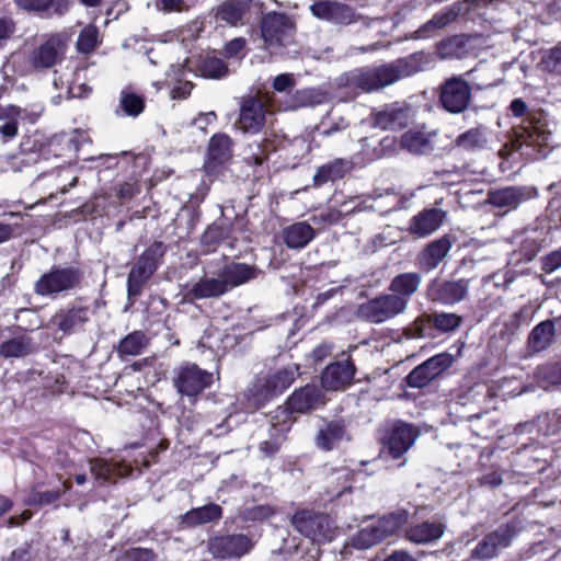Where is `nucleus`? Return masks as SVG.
Returning a JSON list of instances; mask_svg holds the SVG:
<instances>
[{
	"label": "nucleus",
	"mask_w": 561,
	"mask_h": 561,
	"mask_svg": "<svg viewBox=\"0 0 561 561\" xmlns=\"http://www.w3.org/2000/svg\"><path fill=\"white\" fill-rule=\"evenodd\" d=\"M427 65V56L416 53L378 67L354 69L342 76L340 81L345 87L373 92L423 71Z\"/></svg>",
	"instance_id": "1"
},
{
	"label": "nucleus",
	"mask_w": 561,
	"mask_h": 561,
	"mask_svg": "<svg viewBox=\"0 0 561 561\" xmlns=\"http://www.w3.org/2000/svg\"><path fill=\"white\" fill-rule=\"evenodd\" d=\"M298 376L299 366L297 364H290L265 376H259L249 389L253 403L259 407L282 394Z\"/></svg>",
	"instance_id": "2"
},
{
	"label": "nucleus",
	"mask_w": 561,
	"mask_h": 561,
	"mask_svg": "<svg viewBox=\"0 0 561 561\" xmlns=\"http://www.w3.org/2000/svg\"><path fill=\"white\" fill-rule=\"evenodd\" d=\"M83 272L79 267H53L44 273L34 284V293L42 297L56 299L59 295L80 286Z\"/></svg>",
	"instance_id": "3"
},
{
	"label": "nucleus",
	"mask_w": 561,
	"mask_h": 561,
	"mask_svg": "<svg viewBox=\"0 0 561 561\" xmlns=\"http://www.w3.org/2000/svg\"><path fill=\"white\" fill-rule=\"evenodd\" d=\"M260 31L265 48L276 51L294 42L296 25L289 15L273 11L262 16Z\"/></svg>",
	"instance_id": "4"
},
{
	"label": "nucleus",
	"mask_w": 561,
	"mask_h": 561,
	"mask_svg": "<svg viewBox=\"0 0 561 561\" xmlns=\"http://www.w3.org/2000/svg\"><path fill=\"white\" fill-rule=\"evenodd\" d=\"M405 512L392 513L363 526L353 537L352 543L357 549H368L390 536H393L405 523Z\"/></svg>",
	"instance_id": "5"
},
{
	"label": "nucleus",
	"mask_w": 561,
	"mask_h": 561,
	"mask_svg": "<svg viewBox=\"0 0 561 561\" xmlns=\"http://www.w3.org/2000/svg\"><path fill=\"white\" fill-rule=\"evenodd\" d=\"M407 310L400 298H396L391 293H388L359 304L356 316L366 322L381 324L403 314Z\"/></svg>",
	"instance_id": "6"
},
{
	"label": "nucleus",
	"mask_w": 561,
	"mask_h": 561,
	"mask_svg": "<svg viewBox=\"0 0 561 561\" xmlns=\"http://www.w3.org/2000/svg\"><path fill=\"white\" fill-rule=\"evenodd\" d=\"M172 380L179 394L193 399L211 386L214 375L194 363H184L174 369Z\"/></svg>",
	"instance_id": "7"
},
{
	"label": "nucleus",
	"mask_w": 561,
	"mask_h": 561,
	"mask_svg": "<svg viewBox=\"0 0 561 561\" xmlns=\"http://www.w3.org/2000/svg\"><path fill=\"white\" fill-rule=\"evenodd\" d=\"M94 311L83 298H77L59 309L51 318L53 324L64 334H76L84 330Z\"/></svg>",
	"instance_id": "8"
},
{
	"label": "nucleus",
	"mask_w": 561,
	"mask_h": 561,
	"mask_svg": "<svg viewBox=\"0 0 561 561\" xmlns=\"http://www.w3.org/2000/svg\"><path fill=\"white\" fill-rule=\"evenodd\" d=\"M439 102L451 114L463 113L471 102V88L460 76L447 79L439 88Z\"/></svg>",
	"instance_id": "9"
},
{
	"label": "nucleus",
	"mask_w": 561,
	"mask_h": 561,
	"mask_svg": "<svg viewBox=\"0 0 561 561\" xmlns=\"http://www.w3.org/2000/svg\"><path fill=\"white\" fill-rule=\"evenodd\" d=\"M419 435L420 432L414 425L396 421L386 430L381 440L392 458L398 459L414 445Z\"/></svg>",
	"instance_id": "10"
},
{
	"label": "nucleus",
	"mask_w": 561,
	"mask_h": 561,
	"mask_svg": "<svg viewBox=\"0 0 561 561\" xmlns=\"http://www.w3.org/2000/svg\"><path fill=\"white\" fill-rule=\"evenodd\" d=\"M468 290L469 279L444 280L436 277L426 286V298L433 302L453 306L462 301L467 297Z\"/></svg>",
	"instance_id": "11"
},
{
	"label": "nucleus",
	"mask_w": 561,
	"mask_h": 561,
	"mask_svg": "<svg viewBox=\"0 0 561 561\" xmlns=\"http://www.w3.org/2000/svg\"><path fill=\"white\" fill-rule=\"evenodd\" d=\"M66 53V41L60 34L50 35L34 48L27 57L28 65L37 71L53 68Z\"/></svg>",
	"instance_id": "12"
},
{
	"label": "nucleus",
	"mask_w": 561,
	"mask_h": 561,
	"mask_svg": "<svg viewBox=\"0 0 561 561\" xmlns=\"http://www.w3.org/2000/svg\"><path fill=\"white\" fill-rule=\"evenodd\" d=\"M414 117L412 107L404 103L386 104L371 113V124L374 127L383 130H398L412 123Z\"/></svg>",
	"instance_id": "13"
},
{
	"label": "nucleus",
	"mask_w": 561,
	"mask_h": 561,
	"mask_svg": "<svg viewBox=\"0 0 561 561\" xmlns=\"http://www.w3.org/2000/svg\"><path fill=\"white\" fill-rule=\"evenodd\" d=\"M291 525L298 533L313 541L329 539V523L323 514L309 510L296 512L291 517Z\"/></svg>",
	"instance_id": "14"
},
{
	"label": "nucleus",
	"mask_w": 561,
	"mask_h": 561,
	"mask_svg": "<svg viewBox=\"0 0 561 561\" xmlns=\"http://www.w3.org/2000/svg\"><path fill=\"white\" fill-rule=\"evenodd\" d=\"M515 534L513 526L504 525L499 527L478 542L471 552V557L478 560H488L496 557L511 545Z\"/></svg>",
	"instance_id": "15"
},
{
	"label": "nucleus",
	"mask_w": 561,
	"mask_h": 561,
	"mask_svg": "<svg viewBox=\"0 0 561 561\" xmlns=\"http://www.w3.org/2000/svg\"><path fill=\"white\" fill-rule=\"evenodd\" d=\"M265 102L257 96H249L241 103L238 128L245 134H259L266 119Z\"/></svg>",
	"instance_id": "16"
},
{
	"label": "nucleus",
	"mask_w": 561,
	"mask_h": 561,
	"mask_svg": "<svg viewBox=\"0 0 561 561\" xmlns=\"http://www.w3.org/2000/svg\"><path fill=\"white\" fill-rule=\"evenodd\" d=\"M252 548V540L242 534L215 537L208 542L209 553L220 559L241 558Z\"/></svg>",
	"instance_id": "17"
},
{
	"label": "nucleus",
	"mask_w": 561,
	"mask_h": 561,
	"mask_svg": "<svg viewBox=\"0 0 561 561\" xmlns=\"http://www.w3.org/2000/svg\"><path fill=\"white\" fill-rule=\"evenodd\" d=\"M527 135L528 148L533 147L535 149L538 147V153L534 156V159L546 158L551 144V131L548 125V118L543 113L528 112Z\"/></svg>",
	"instance_id": "18"
},
{
	"label": "nucleus",
	"mask_w": 561,
	"mask_h": 561,
	"mask_svg": "<svg viewBox=\"0 0 561 561\" xmlns=\"http://www.w3.org/2000/svg\"><path fill=\"white\" fill-rule=\"evenodd\" d=\"M354 374L355 367L347 357L328 365L322 373L321 382L328 390H341L351 383Z\"/></svg>",
	"instance_id": "19"
},
{
	"label": "nucleus",
	"mask_w": 561,
	"mask_h": 561,
	"mask_svg": "<svg viewBox=\"0 0 561 561\" xmlns=\"http://www.w3.org/2000/svg\"><path fill=\"white\" fill-rule=\"evenodd\" d=\"M446 213L439 208H425L410 220L409 231L419 238L434 233L443 224Z\"/></svg>",
	"instance_id": "20"
},
{
	"label": "nucleus",
	"mask_w": 561,
	"mask_h": 561,
	"mask_svg": "<svg viewBox=\"0 0 561 561\" xmlns=\"http://www.w3.org/2000/svg\"><path fill=\"white\" fill-rule=\"evenodd\" d=\"M310 10L316 18L328 22L350 24L354 21L352 8L336 1H318L310 7Z\"/></svg>",
	"instance_id": "21"
},
{
	"label": "nucleus",
	"mask_w": 561,
	"mask_h": 561,
	"mask_svg": "<svg viewBox=\"0 0 561 561\" xmlns=\"http://www.w3.org/2000/svg\"><path fill=\"white\" fill-rule=\"evenodd\" d=\"M422 284V275L417 272H405L396 275L389 284V293L400 298L408 309L411 297L417 293Z\"/></svg>",
	"instance_id": "22"
},
{
	"label": "nucleus",
	"mask_w": 561,
	"mask_h": 561,
	"mask_svg": "<svg viewBox=\"0 0 561 561\" xmlns=\"http://www.w3.org/2000/svg\"><path fill=\"white\" fill-rule=\"evenodd\" d=\"M324 403L322 391L314 385H307L296 390L287 401L288 408L295 412L304 413L317 409Z\"/></svg>",
	"instance_id": "23"
},
{
	"label": "nucleus",
	"mask_w": 561,
	"mask_h": 561,
	"mask_svg": "<svg viewBox=\"0 0 561 561\" xmlns=\"http://www.w3.org/2000/svg\"><path fill=\"white\" fill-rule=\"evenodd\" d=\"M468 9V2H455L436 13L428 22L417 30L419 37L431 36L434 32L444 28Z\"/></svg>",
	"instance_id": "24"
},
{
	"label": "nucleus",
	"mask_w": 561,
	"mask_h": 561,
	"mask_svg": "<svg viewBox=\"0 0 561 561\" xmlns=\"http://www.w3.org/2000/svg\"><path fill=\"white\" fill-rule=\"evenodd\" d=\"M437 131L410 129L401 136V146L413 154H427L434 150Z\"/></svg>",
	"instance_id": "25"
},
{
	"label": "nucleus",
	"mask_w": 561,
	"mask_h": 561,
	"mask_svg": "<svg viewBox=\"0 0 561 561\" xmlns=\"http://www.w3.org/2000/svg\"><path fill=\"white\" fill-rule=\"evenodd\" d=\"M451 243L447 238L432 241L419 255V267L424 272L435 270L450 251Z\"/></svg>",
	"instance_id": "26"
},
{
	"label": "nucleus",
	"mask_w": 561,
	"mask_h": 561,
	"mask_svg": "<svg viewBox=\"0 0 561 561\" xmlns=\"http://www.w3.org/2000/svg\"><path fill=\"white\" fill-rule=\"evenodd\" d=\"M343 439H348L346 426L343 421H330L317 433L316 445L324 451H330L339 446Z\"/></svg>",
	"instance_id": "27"
},
{
	"label": "nucleus",
	"mask_w": 561,
	"mask_h": 561,
	"mask_svg": "<svg viewBox=\"0 0 561 561\" xmlns=\"http://www.w3.org/2000/svg\"><path fill=\"white\" fill-rule=\"evenodd\" d=\"M260 273L255 266L244 263H230L219 270V276L225 280L227 290L256 278Z\"/></svg>",
	"instance_id": "28"
},
{
	"label": "nucleus",
	"mask_w": 561,
	"mask_h": 561,
	"mask_svg": "<svg viewBox=\"0 0 561 561\" xmlns=\"http://www.w3.org/2000/svg\"><path fill=\"white\" fill-rule=\"evenodd\" d=\"M282 236L287 248L300 250L314 239L316 231L308 222L298 221L285 227Z\"/></svg>",
	"instance_id": "29"
},
{
	"label": "nucleus",
	"mask_w": 561,
	"mask_h": 561,
	"mask_svg": "<svg viewBox=\"0 0 561 561\" xmlns=\"http://www.w3.org/2000/svg\"><path fill=\"white\" fill-rule=\"evenodd\" d=\"M232 156L231 139L225 134L214 135L208 145V160L206 169L210 172L215 171L216 167L221 165L230 160Z\"/></svg>",
	"instance_id": "30"
},
{
	"label": "nucleus",
	"mask_w": 561,
	"mask_h": 561,
	"mask_svg": "<svg viewBox=\"0 0 561 561\" xmlns=\"http://www.w3.org/2000/svg\"><path fill=\"white\" fill-rule=\"evenodd\" d=\"M353 169V161L345 158H336L317 169L313 175V183L321 186L344 178Z\"/></svg>",
	"instance_id": "31"
},
{
	"label": "nucleus",
	"mask_w": 561,
	"mask_h": 561,
	"mask_svg": "<svg viewBox=\"0 0 561 561\" xmlns=\"http://www.w3.org/2000/svg\"><path fill=\"white\" fill-rule=\"evenodd\" d=\"M90 470L100 484L115 481L117 478L125 477L129 473L127 466L111 462L105 459H91Z\"/></svg>",
	"instance_id": "32"
},
{
	"label": "nucleus",
	"mask_w": 561,
	"mask_h": 561,
	"mask_svg": "<svg viewBox=\"0 0 561 561\" xmlns=\"http://www.w3.org/2000/svg\"><path fill=\"white\" fill-rule=\"evenodd\" d=\"M445 531V525L440 522H424L410 527L405 531L408 540L417 543L425 545L432 541L438 540Z\"/></svg>",
	"instance_id": "33"
},
{
	"label": "nucleus",
	"mask_w": 561,
	"mask_h": 561,
	"mask_svg": "<svg viewBox=\"0 0 561 561\" xmlns=\"http://www.w3.org/2000/svg\"><path fill=\"white\" fill-rule=\"evenodd\" d=\"M222 508L218 504H207L192 508L181 517V524L186 527H195L220 519Z\"/></svg>",
	"instance_id": "34"
},
{
	"label": "nucleus",
	"mask_w": 561,
	"mask_h": 561,
	"mask_svg": "<svg viewBox=\"0 0 561 561\" xmlns=\"http://www.w3.org/2000/svg\"><path fill=\"white\" fill-rule=\"evenodd\" d=\"M227 286L225 285V280L221 276L218 275L217 278L213 277H203L193 286L187 293V297L191 299H205V298H214L219 297L227 293Z\"/></svg>",
	"instance_id": "35"
},
{
	"label": "nucleus",
	"mask_w": 561,
	"mask_h": 561,
	"mask_svg": "<svg viewBox=\"0 0 561 561\" xmlns=\"http://www.w3.org/2000/svg\"><path fill=\"white\" fill-rule=\"evenodd\" d=\"M34 350L35 345L26 334L15 335L0 344V355L4 358L27 356Z\"/></svg>",
	"instance_id": "36"
},
{
	"label": "nucleus",
	"mask_w": 561,
	"mask_h": 561,
	"mask_svg": "<svg viewBox=\"0 0 561 561\" xmlns=\"http://www.w3.org/2000/svg\"><path fill=\"white\" fill-rule=\"evenodd\" d=\"M251 0H228L216 10V18L230 25L239 23L250 10Z\"/></svg>",
	"instance_id": "37"
},
{
	"label": "nucleus",
	"mask_w": 561,
	"mask_h": 561,
	"mask_svg": "<svg viewBox=\"0 0 561 561\" xmlns=\"http://www.w3.org/2000/svg\"><path fill=\"white\" fill-rule=\"evenodd\" d=\"M488 138L481 127H474L457 136L454 146L463 151L474 152L486 148Z\"/></svg>",
	"instance_id": "38"
},
{
	"label": "nucleus",
	"mask_w": 561,
	"mask_h": 561,
	"mask_svg": "<svg viewBox=\"0 0 561 561\" xmlns=\"http://www.w3.org/2000/svg\"><path fill=\"white\" fill-rule=\"evenodd\" d=\"M152 272L140 264L138 261L133 265L127 277V295L130 305L134 304L136 297L141 294L144 285L152 276Z\"/></svg>",
	"instance_id": "39"
},
{
	"label": "nucleus",
	"mask_w": 561,
	"mask_h": 561,
	"mask_svg": "<svg viewBox=\"0 0 561 561\" xmlns=\"http://www.w3.org/2000/svg\"><path fill=\"white\" fill-rule=\"evenodd\" d=\"M290 425L288 422H282L272 424L268 431V439L260 443L259 449L266 457H273L280 448L282 444L286 439V434L289 431Z\"/></svg>",
	"instance_id": "40"
},
{
	"label": "nucleus",
	"mask_w": 561,
	"mask_h": 561,
	"mask_svg": "<svg viewBox=\"0 0 561 561\" xmlns=\"http://www.w3.org/2000/svg\"><path fill=\"white\" fill-rule=\"evenodd\" d=\"M553 335V321H542L534 328L530 337H528V346H530L534 352H541L551 344Z\"/></svg>",
	"instance_id": "41"
},
{
	"label": "nucleus",
	"mask_w": 561,
	"mask_h": 561,
	"mask_svg": "<svg viewBox=\"0 0 561 561\" xmlns=\"http://www.w3.org/2000/svg\"><path fill=\"white\" fill-rule=\"evenodd\" d=\"M236 239L232 225L227 219H219L210 225L202 236V242L211 247L220 241Z\"/></svg>",
	"instance_id": "42"
},
{
	"label": "nucleus",
	"mask_w": 561,
	"mask_h": 561,
	"mask_svg": "<svg viewBox=\"0 0 561 561\" xmlns=\"http://www.w3.org/2000/svg\"><path fill=\"white\" fill-rule=\"evenodd\" d=\"M467 44L463 35H456L442 41L437 46V53L442 59H459L467 54Z\"/></svg>",
	"instance_id": "43"
},
{
	"label": "nucleus",
	"mask_w": 561,
	"mask_h": 561,
	"mask_svg": "<svg viewBox=\"0 0 561 561\" xmlns=\"http://www.w3.org/2000/svg\"><path fill=\"white\" fill-rule=\"evenodd\" d=\"M20 115L21 110L18 106L11 105L8 108L0 110V137L3 142L16 136Z\"/></svg>",
	"instance_id": "44"
},
{
	"label": "nucleus",
	"mask_w": 561,
	"mask_h": 561,
	"mask_svg": "<svg viewBox=\"0 0 561 561\" xmlns=\"http://www.w3.org/2000/svg\"><path fill=\"white\" fill-rule=\"evenodd\" d=\"M197 67L203 77L211 79H219L228 71L224 60L213 55L201 57Z\"/></svg>",
	"instance_id": "45"
},
{
	"label": "nucleus",
	"mask_w": 561,
	"mask_h": 561,
	"mask_svg": "<svg viewBox=\"0 0 561 561\" xmlns=\"http://www.w3.org/2000/svg\"><path fill=\"white\" fill-rule=\"evenodd\" d=\"M148 344V337L141 331L126 335L118 345V353L126 356L139 355Z\"/></svg>",
	"instance_id": "46"
},
{
	"label": "nucleus",
	"mask_w": 561,
	"mask_h": 561,
	"mask_svg": "<svg viewBox=\"0 0 561 561\" xmlns=\"http://www.w3.org/2000/svg\"><path fill=\"white\" fill-rule=\"evenodd\" d=\"M167 247L161 241H154L151 243L137 259V261L154 273L161 264L162 257L164 256Z\"/></svg>",
	"instance_id": "47"
},
{
	"label": "nucleus",
	"mask_w": 561,
	"mask_h": 561,
	"mask_svg": "<svg viewBox=\"0 0 561 561\" xmlns=\"http://www.w3.org/2000/svg\"><path fill=\"white\" fill-rule=\"evenodd\" d=\"M522 198V194L514 187H504L489 193V202L496 207L515 208Z\"/></svg>",
	"instance_id": "48"
},
{
	"label": "nucleus",
	"mask_w": 561,
	"mask_h": 561,
	"mask_svg": "<svg viewBox=\"0 0 561 561\" xmlns=\"http://www.w3.org/2000/svg\"><path fill=\"white\" fill-rule=\"evenodd\" d=\"M121 107L128 116H138L145 108V102L141 95H138L128 89L121 92Z\"/></svg>",
	"instance_id": "49"
},
{
	"label": "nucleus",
	"mask_w": 561,
	"mask_h": 561,
	"mask_svg": "<svg viewBox=\"0 0 561 561\" xmlns=\"http://www.w3.org/2000/svg\"><path fill=\"white\" fill-rule=\"evenodd\" d=\"M433 325L442 333H448L457 330L462 318L454 312H438L432 316Z\"/></svg>",
	"instance_id": "50"
},
{
	"label": "nucleus",
	"mask_w": 561,
	"mask_h": 561,
	"mask_svg": "<svg viewBox=\"0 0 561 561\" xmlns=\"http://www.w3.org/2000/svg\"><path fill=\"white\" fill-rule=\"evenodd\" d=\"M435 378L426 362L415 367L405 378L411 388H423Z\"/></svg>",
	"instance_id": "51"
},
{
	"label": "nucleus",
	"mask_w": 561,
	"mask_h": 561,
	"mask_svg": "<svg viewBox=\"0 0 561 561\" xmlns=\"http://www.w3.org/2000/svg\"><path fill=\"white\" fill-rule=\"evenodd\" d=\"M559 363L545 364L538 366L535 370V379L541 387H548L549 385H559Z\"/></svg>",
	"instance_id": "52"
},
{
	"label": "nucleus",
	"mask_w": 561,
	"mask_h": 561,
	"mask_svg": "<svg viewBox=\"0 0 561 561\" xmlns=\"http://www.w3.org/2000/svg\"><path fill=\"white\" fill-rule=\"evenodd\" d=\"M98 28L95 26L89 25L84 27L78 37L77 48L80 53H90L92 51L98 44Z\"/></svg>",
	"instance_id": "53"
},
{
	"label": "nucleus",
	"mask_w": 561,
	"mask_h": 561,
	"mask_svg": "<svg viewBox=\"0 0 561 561\" xmlns=\"http://www.w3.org/2000/svg\"><path fill=\"white\" fill-rule=\"evenodd\" d=\"M61 496V492L59 490H49L44 492L32 491L27 499L25 500V504L28 506H45L50 505L58 501Z\"/></svg>",
	"instance_id": "54"
},
{
	"label": "nucleus",
	"mask_w": 561,
	"mask_h": 561,
	"mask_svg": "<svg viewBox=\"0 0 561 561\" xmlns=\"http://www.w3.org/2000/svg\"><path fill=\"white\" fill-rule=\"evenodd\" d=\"M524 133H525L524 127L513 128L512 134L510 135L508 141L505 142L503 148L500 150V156L505 159H508L516 151H518L523 147V144H524V140H523Z\"/></svg>",
	"instance_id": "55"
},
{
	"label": "nucleus",
	"mask_w": 561,
	"mask_h": 561,
	"mask_svg": "<svg viewBox=\"0 0 561 561\" xmlns=\"http://www.w3.org/2000/svg\"><path fill=\"white\" fill-rule=\"evenodd\" d=\"M539 65L547 71H561V45L542 53Z\"/></svg>",
	"instance_id": "56"
},
{
	"label": "nucleus",
	"mask_w": 561,
	"mask_h": 561,
	"mask_svg": "<svg viewBox=\"0 0 561 561\" xmlns=\"http://www.w3.org/2000/svg\"><path fill=\"white\" fill-rule=\"evenodd\" d=\"M433 324L432 316L422 314L417 317L408 328L407 335L411 339H420L426 335V330L430 328V324Z\"/></svg>",
	"instance_id": "57"
},
{
	"label": "nucleus",
	"mask_w": 561,
	"mask_h": 561,
	"mask_svg": "<svg viewBox=\"0 0 561 561\" xmlns=\"http://www.w3.org/2000/svg\"><path fill=\"white\" fill-rule=\"evenodd\" d=\"M156 554L147 548H131L123 552L119 561H154Z\"/></svg>",
	"instance_id": "58"
},
{
	"label": "nucleus",
	"mask_w": 561,
	"mask_h": 561,
	"mask_svg": "<svg viewBox=\"0 0 561 561\" xmlns=\"http://www.w3.org/2000/svg\"><path fill=\"white\" fill-rule=\"evenodd\" d=\"M425 362L427 366L431 368L434 376L437 377L444 370L450 367V365L453 364V357L449 354L442 353L428 358Z\"/></svg>",
	"instance_id": "59"
},
{
	"label": "nucleus",
	"mask_w": 561,
	"mask_h": 561,
	"mask_svg": "<svg viewBox=\"0 0 561 561\" xmlns=\"http://www.w3.org/2000/svg\"><path fill=\"white\" fill-rule=\"evenodd\" d=\"M85 140V135L80 130H73L70 134L60 136V142L67 147V150L77 153L82 142Z\"/></svg>",
	"instance_id": "60"
},
{
	"label": "nucleus",
	"mask_w": 561,
	"mask_h": 561,
	"mask_svg": "<svg viewBox=\"0 0 561 561\" xmlns=\"http://www.w3.org/2000/svg\"><path fill=\"white\" fill-rule=\"evenodd\" d=\"M274 514V510L268 505H255L244 511L243 517L247 520H264Z\"/></svg>",
	"instance_id": "61"
},
{
	"label": "nucleus",
	"mask_w": 561,
	"mask_h": 561,
	"mask_svg": "<svg viewBox=\"0 0 561 561\" xmlns=\"http://www.w3.org/2000/svg\"><path fill=\"white\" fill-rule=\"evenodd\" d=\"M36 162V159L31 153L20 152L18 154L10 157V169L19 172L22 171L24 167L31 165Z\"/></svg>",
	"instance_id": "62"
},
{
	"label": "nucleus",
	"mask_w": 561,
	"mask_h": 561,
	"mask_svg": "<svg viewBox=\"0 0 561 561\" xmlns=\"http://www.w3.org/2000/svg\"><path fill=\"white\" fill-rule=\"evenodd\" d=\"M295 87V78L291 73H280L274 78L273 88L277 92H287Z\"/></svg>",
	"instance_id": "63"
},
{
	"label": "nucleus",
	"mask_w": 561,
	"mask_h": 561,
	"mask_svg": "<svg viewBox=\"0 0 561 561\" xmlns=\"http://www.w3.org/2000/svg\"><path fill=\"white\" fill-rule=\"evenodd\" d=\"M542 270L551 273L561 267V251H553L541 259Z\"/></svg>",
	"instance_id": "64"
}]
</instances>
